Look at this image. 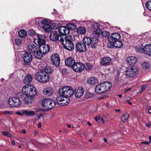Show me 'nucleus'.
I'll list each match as a JSON object with an SVG mask.
<instances>
[{
    "instance_id": "obj_29",
    "label": "nucleus",
    "mask_w": 151,
    "mask_h": 151,
    "mask_svg": "<svg viewBox=\"0 0 151 151\" xmlns=\"http://www.w3.org/2000/svg\"><path fill=\"white\" fill-rule=\"evenodd\" d=\"M26 96L23 100L24 102L26 104L31 103L34 100V97L29 95Z\"/></svg>"
},
{
    "instance_id": "obj_50",
    "label": "nucleus",
    "mask_w": 151,
    "mask_h": 151,
    "mask_svg": "<svg viewBox=\"0 0 151 151\" xmlns=\"http://www.w3.org/2000/svg\"><path fill=\"white\" fill-rule=\"evenodd\" d=\"M2 134L3 136L7 137L9 136V134L8 132H2Z\"/></svg>"
},
{
    "instance_id": "obj_51",
    "label": "nucleus",
    "mask_w": 151,
    "mask_h": 151,
    "mask_svg": "<svg viewBox=\"0 0 151 151\" xmlns=\"http://www.w3.org/2000/svg\"><path fill=\"white\" fill-rule=\"evenodd\" d=\"M135 49L138 52H140L141 51V48L139 46L136 47L135 48Z\"/></svg>"
},
{
    "instance_id": "obj_64",
    "label": "nucleus",
    "mask_w": 151,
    "mask_h": 151,
    "mask_svg": "<svg viewBox=\"0 0 151 151\" xmlns=\"http://www.w3.org/2000/svg\"><path fill=\"white\" fill-rule=\"evenodd\" d=\"M115 111L116 112L118 113H120L121 112V111L119 109H116V110H115Z\"/></svg>"
},
{
    "instance_id": "obj_19",
    "label": "nucleus",
    "mask_w": 151,
    "mask_h": 151,
    "mask_svg": "<svg viewBox=\"0 0 151 151\" xmlns=\"http://www.w3.org/2000/svg\"><path fill=\"white\" fill-rule=\"evenodd\" d=\"M142 50L147 55L151 56V44H147L142 48Z\"/></svg>"
},
{
    "instance_id": "obj_59",
    "label": "nucleus",
    "mask_w": 151,
    "mask_h": 151,
    "mask_svg": "<svg viewBox=\"0 0 151 151\" xmlns=\"http://www.w3.org/2000/svg\"><path fill=\"white\" fill-rule=\"evenodd\" d=\"M99 121H101L102 123H104L105 121L104 119L103 118L101 117L100 118V119Z\"/></svg>"
},
{
    "instance_id": "obj_61",
    "label": "nucleus",
    "mask_w": 151,
    "mask_h": 151,
    "mask_svg": "<svg viewBox=\"0 0 151 151\" xmlns=\"http://www.w3.org/2000/svg\"><path fill=\"white\" fill-rule=\"evenodd\" d=\"M100 117H97L95 118V120L96 122H97L98 120H100Z\"/></svg>"
},
{
    "instance_id": "obj_47",
    "label": "nucleus",
    "mask_w": 151,
    "mask_h": 151,
    "mask_svg": "<svg viewBox=\"0 0 151 151\" xmlns=\"http://www.w3.org/2000/svg\"><path fill=\"white\" fill-rule=\"evenodd\" d=\"M29 34L31 36H33L36 35V33L32 29H30L29 30Z\"/></svg>"
},
{
    "instance_id": "obj_55",
    "label": "nucleus",
    "mask_w": 151,
    "mask_h": 151,
    "mask_svg": "<svg viewBox=\"0 0 151 151\" xmlns=\"http://www.w3.org/2000/svg\"><path fill=\"white\" fill-rule=\"evenodd\" d=\"M111 43H109L108 44V47L110 48L114 47V45H113V43H112V45Z\"/></svg>"
},
{
    "instance_id": "obj_40",
    "label": "nucleus",
    "mask_w": 151,
    "mask_h": 151,
    "mask_svg": "<svg viewBox=\"0 0 151 151\" xmlns=\"http://www.w3.org/2000/svg\"><path fill=\"white\" fill-rule=\"evenodd\" d=\"M102 36L105 37L106 38H108L109 36V33L108 32L106 31H102L101 35Z\"/></svg>"
},
{
    "instance_id": "obj_15",
    "label": "nucleus",
    "mask_w": 151,
    "mask_h": 151,
    "mask_svg": "<svg viewBox=\"0 0 151 151\" xmlns=\"http://www.w3.org/2000/svg\"><path fill=\"white\" fill-rule=\"evenodd\" d=\"M12 102V104H10V106L18 107L21 104L20 100L18 98L16 97H13L10 98V100ZM11 102L10 101V103Z\"/></svg>"
},
{
    "instance_id": "obj_52",
    "label": "nucleus",
    "mask_w": 151,
    "mask_h": 151,
    "mask_svg": "<svg viewBox=\"0 0 151 151\" xmlns=\"http://www.w3.org/2000/svg\"><path fill=\"white\" fill-rule=\"evenodd\" d=\"M146 86H142L141 88V89H140V90H139V91H140V92H142L144 90L145 88H146Z\"/></svg>"
},
{
    "instance_id": "obj_63",
    "label": "nucleus",
    "mask_w": 151,
    "mask_h": 151,
    "mask_svg": "<svg viewBox=\"0 0 151 151\" xmlns=\"http://www.w3.org/2000/svg\"><path fill=\"white\" fill-rule=\"evenodd\" d=\"M38 132L36 130V131H35V132H34L35 135H37L38 134Z\"/></svg>"
},
{
    "instance_id": "obj_30",
    "label": "nucleus",
    "mask_w": 151,
    "mask_h": 151,
    "mask_svg": "<svg viewBox=\"0 0 151 151\" xmlns=\"http://www.w3.org/2000/svg\"><path fill=\"white\" fill-rule=\"evenodd\" d=\"M32 79V77L30 75H27L24 79L23 82L25 84H28L30 83Z\"/></svg>"
},
{
    "instance_id": "obj_3",
    "label": "nucleus",
    "mask_w": 151,
    "mask_h": 151,
    "mask_svg": "<svg viewBox=\"0 0 151 151\" xmlns=\"http://www.w3.org/2000/svg\"><path fill=\"white\" fill-rule=\"evenodd\" d=\"M111 87V83L105 82L97 85L95 88V91L97 93H102L108 91Z\"/></svg>"
},
{
    "instance_id": "obj_16",
    "label": "nucleus",
    "mask_w": 151,
    "mask_h": 151,
    "mask_svg": "<svg viewBox=\"0 0 151 151\" xmlns=\"http://www.w3.org/2000/svg\"><path fill=\"white\" fill-rule=\"evenodd\" d=\"M15 113L17 115L20 116L25 115L28 116H33L35 114L34 111H28V110L17 111H16Z\"/></svg>"
},
{
    "instance_id": "obj_44",
    "label": "nucleus",
    "mask_w": 151,
    "mask_h": 151,
    "mask_svg": "<svg viewBox=\"0 0 151 151\" xmlns=\"http://www.w3.org/2000/svg\"><path fill=\"white\" fill-rule=\"evenodd\" d=\"M147 8L149 10L151 11V1H149L146 4Z\"/></svg>"
},
{
    "instance_id": "obj_4",
    "label": "nucleus",
    "mask_w": 151,
    "mask_h": 151,
    "mask_svg": "<svg viewBox=\"0 0 151 151\" xmlns=\"http://www.w3.org/2000/svg\"><path fill=\"white\" fill-rule=\"evenodd\" d=\"M83 42L88 46L90 45L91 47L95 48H96L98 42V38L93 36L91 37H84Z\"/></svg>"
},
{
    "instance_id": "obj_2",
    "label": "nucleus",
    "mask_w": 151,
    "mask_h": 151,
    "mask_svg": "<svg viewBox=\"0 0 151 151\" xmlns=\"http://www.w3.org/2000/svg\"><path fill=\"white\" fill-rule=\"evenodd\" d=\"M73 37L70 35H63L61 36L60 39L63 47L69 51L73 50L74 48V45L72 41Z\"/></svg>"
},
{
    "instance_id": "obj_5",
    "label": "nucleus",
    "mask_w": 151,
    "mask_h": 151,
    "mask_svg": "<svg viewBox=\"0 0 151 151\" xmlns=\"http://www.w3.org/2000/svg\"><path fill=\"white\" fill-rule=\"evenodd\" d=\"M49 76L44 71H41L36 73L35 78L38 81L44 83L47 82L49 80Z\"/></svg>"
},
{
    "instance_id": "obj_62",
    "label": "nucleus",
    "mask_w": 151,
    "mask_h": 151,
    "mask_svg": "<svg viewBox=\"0 0 151 151\" xmlns=\"http://www.w3.org/2000/svg\"><path fill=\"white\" fill-rule=\"evenodd\" d=\"M12 145L13 146H15L16 145V143L15 141H12Z\"/></svg>"
},
{
    "instance_id": "obj_42",
    "label": "nucleus",
    "mask_w": 151,
    "mask_h": 151,
    "mask_svg": "<svg viewBox=\"0 0 151 151\" xmlns=\"http://www.w3.org/2000/svg\"><path fill=\"white\" fill-rule=\"evenodd\" d=\"M87 70H91L93 66L90 63H86V66H85Z\"/></svg>"
},
{
    "instance_id": "obj_9",
    "label": "nucleus",
    "mask_w": 151,
    "mask_h": 151,
    "mask_svg": "<svg viewBox=\"0 0 151 151\" xmlns=\"http://www.w3.org/2000/svg\"><path fill=\"white\" fill-rule=\"evenodd\" d=\"M37 38L34 39V42L40 46L44 44L45 42L46 36L45 35L37 34Z\"/></svg>"
},
{
    "instance_id": "obj_23",
    "label": "nucleus",
    "mask_w": 151,
    "mask_h": 151,
    "mask_svg": "<svg viewBox=\"0 0 151 151\" xmlns=\"http://www.w3.org/2000/svg\"><path fill=\"white\" fill-rule=\"evenodd\" d=\"M126 61L128 65H133L137 62V59L135 57L131 56L127 58Z\"/></svg>"
},
{
    "instance_id": "obj_33",
    "label": "nucleus",
    "mask_w": 151,
    "mask_h": 151,
    "mask_svg": "<svg viewBox=\"0 0 151 151\" xmlns=\"http://www.w3.org/2000/svg\"><path fill=\"white\" fill-rule=\"evenodd\" d=\"M33 55L36 58L40 59L43 57V55L44 54L41 52L40 50H39V51H38L37 49V52H35V53H34Z\"/></svg>"
},
{
    "instance_id": "obj_20",
    "label": "nucleus",
    "mask_w": 151,
    "mask_h": 151,
    "mask_svg": "<svg viewBox=\"0 0 151 151\" xmlns=\"http://www.w3.org/2000/svg\"><path fill=\"white\" fill-rule=\"evenodd\" d=\"M63 35H60L59 36V34L57 32H52L50 34V39L53 41H55L58 40L60 42V37Z\"/></svg>"
},
{
    "instance_id": "obj_22",
    "label": "nucleus",
    "mask_w": 151,
    "mask_h": 151,
    "mask_svg": "<svg viewBox=\"0 0 151 151\" xmlns=\"http://www.w3.org/2000/svg\"><path fill=\"white\" fill-rule=\"evenodd\" d=\"M111 58L109 57H105L102 58L100 62V64L102 65L107 66L111 63Z\"/></svg>"
},
{
    "instance_id": "obj_53",
    "label": "nucleus",
    "mask_w": 151,
    "mask_h": 151,
    "mask_svg": "<svg viewBox=\"0 0 151 151\" xmlns=\"http://www.w3.org/2000/svg\"><path fill=\"white\" fill-rule=\"evenodd\" d=\"M46 65H47L46 64L44 65L43 64H40L39 65L38 67L41 70V68L43 67V66H45Z\"/></svg>"
},
{
    "instance_id": "obj_14",
    "label": "nucleus",
    "mask_w": 151,
    "mask_h": 151,
    "mask_svg": "<svg viewBox=\"0 0 151 151\" xmlns=\"http://www.w3.org/2000/svg\"><path fill=\"white\" fill-rule=\"evenodd\" d=\"M54 92V89L50 87L44 88L42 91L44 95L48 96H52L53 95Z\"/></svg>"
},
{
    "instance_id": "obj_11",
    "label": "nucleus",
    "mask_w": 151,
    "mask_h": 151,
    "mask_svg": "<svg viewBox=\"0 0 151 151\" xmlns=\"http://www.w3.org/2000/svg\"><path fill=\"white\" fill-rule=\"evenodd\" d=\"M85 67V66L83 63L78 62L75 63L72 68L75 72L80 73L84 70Z\"/></svg>"
},
{
    "instance_id": "obj_25",
    "label": "nucleus",
    "mask_w": 151,
    "mask_h": 151,
    "mask_svg": "<svg viewBox=\"0 0 151 151\" xmlns=\"http://www.w3.org/2000/svg\"><path fill=\"white\" fill-rule=\"evenodd\" d=\"M27 49L30 54L33 55L34 53H35V52H37L38 47L33 44H29L27 47Z\"/></svg>"
},
{
    "instance_id": "obj_32",
    "label": "nucleus",
    "mask_w": 151,
    "mask_h": 151,
    "mask_svg": "<svg viewBox=\"0 0 151 151\" xmlns=\"http://www.w3.org/2000/svg\"><path fill=\"white\" fill-rule=\"evenodd\" d=\"M87 82L88 83L93 85L98 82V80L96 77H91L88 79Z\"/></svg>"
},
{
    "instance_id": "obj_48",
    "label": "nucleus",
    "mask_w": 151,
    "mask_h": 151,
    "mask_svg": "<svg viewBox=\"0 0 151 151\" xmlns=\"http://www.w3.org/2000/svg\"><path fill=\"white\" fill-rule=\"evenodd\" d=\"M38 143V142L36 141H34V142H32L30 144V146H29L30 148H33V147H35L36 145V144Z\"/></svg>"
},
{
    "instance_id": "obj_46",
    "label": "nucleus",
    "mask_w": 151,
    "mask_h": 151,
    "mask_svg": "<svg viewBox=\"0 0 151 151\" xmlns=\"http://www.w3.org/2000/svg\"><path fill=\"white\" fill-rule=\"evenodd\" d=\"M92 27L95 29H97L100 27V25L97 23L94 22L92 25Z\"/></svg>"
},
{
    "instance_id": "obj_49",
    "label": "nucleus",
    "mask_w": 151,
    "mask_h": 151,
    "mask_svg": "<svg viewBox=\"0 0 151 151\" xmlns=\"http://www.w3.org/2000/svg\"><path fill=\"white\" fill-rule=\"evenodd\" d=\"M64 99L65 100H64L63 101H65V102H64L63 103L65 105H67V104H68L69 103L70 100L68 98H65Z\"/></svg>"
},
{
    "instance_id": "obj_41",
    "label": "nucleus",
    "mask_w": 151,
    "mask_h": 151,
    "mask_svg": "<svg viewBox=\"0 0 151 151\" xmlns=\"http://www.w3.org/2000/svg\"><path fill=\"white\" fill-rule=\"evenodd\" d=\"M14 42L16 45L20 46L22 43V40L20 39L17 38L15 40Z\"/></svg>"
},
{
    "instance_id": "obj_35",
    "label": "nucleus",
    "mask_w": 151,
    "mask_h": 151,
    "mask_svg": "<svg viewBox=\"0 0 151 151\" xmlns=\"http://www.w3.org/2000/svg\"><path fill=\"white\" fill-rule=\"evenodd\" d=\"M114 46L116 48H119L121 47L123 45V43L120 40H118L113 42Z\"/></svg>"
},
{
    "instance_id": "obj_12",
    "label": "nucleus",
    "mask_w": 151,
    "mask_h": 151,
    "mask_svg": "<svg viewBox=\"0 0 151 151\" xmlns=\"http://www.w3.org/2000/svg\"><path fill=\"white\" fill-rule=\"evenodd\" d=\"M23 60L24 61L23 64L26 65L30 62L32 60L33 57L32 55L28 52H26L22 56Z\"/></svg>"
},
{
    "instance_id": "obj_36",
    "label": "nucleus",
    "mask_w": 151,
    "mask_h": 151,
    "mask_svg": "<svg viewBox=\"0 0 151 151\" xmlns=\"http://www.w3.org/2000/svg\"><path fill=\"white\" fill-rule=\"evenodd\" d=\"M150 66V64L149 62L146 61L143 62L142 64V68L145 69H148Z\"/></svg>"
},
{
    "instance_id": "obj_28",
    "label": "nucleus",
    "mask_w": 151,
    "mask_h": 151,
    "mask_svg": "<svg viewBox=\"0 0 151 151\" xmlns=\"http://www.w3.org/2000/svg\"><path fill=\"white\" fill-rule=\"evenodd\" d=\"M30 85L27 84L24 86L22 89V91L23 93L26 95H29V93Z\"/></svg>"
},
{
    "instance_id": "obj_31",
    "label": "nucleus",
    "mask_w": 151,
    "mask_h": 151,
    "mask_svg": "<svg viewBox=\"0 0 151 151\" xmlns=\"http://www.w3.org/2000/svg\"><path fill=\"white\" fill-rule=\"evenodd\" d=\"M41 70H42V71H44V72L47 74L51 73L52 71V70L51 69V68L49 66L47 65H46L45 66H43V67L41 68Z\"/></svg>"
},
{
    "instance_id": "obj_13",
    "label": "nucleus",
    "mask_w": 151,
    "mask_h": 151,
    "mask_svg": "<svg viewBox=\"0 0 151 151\" xmlns=\"http://www.w3.org/2000/svg\"><path fill=\"white\" fill-rule=\"evenodd\" d=\"M51 60L53 64L56 66H59L60 64L59 55L57 54H54L51 57Z\"/></svg>"
},
{
    "instance_id": "obj_39",
    "label": "nucleus",
    "mask_w": 151,
    "mask_h": 151,
    "mask_svg": "<svg viewBox=\"0 0 151 151\" xmlns=\"http://www.w3.org/2000/svg\"><path fill=\"white\" fill-rule=\"evenodd\" d=\"M67 28L69 29L73 30L75 29L76 27V25L75 24L72 23H70L68 24H67Z\"/></svg>"
},
{
    "instance_id": "obj_43",
    "label": "nucleus",
    "mask_w": 151,
    "mask_h": 151,
    "mask_svg": "<svg viewBox=\"0 0 151 151\" xmlns=\"http://www.w3.org/2000/svg\"><path fill=\"white\" fill-rule=\"evenodd\" d=\"M101 32L102 30L98 28L94 32V33L96 35L99 36L101 35Z\"/></svg>"
},
{
    "instance_id": "obj_8",
    "label": "nucleus",
    "mask_w": 151,
    "mask_h": 151,
    "mask_svg": "<svg viewBox=\"0 0 151 151\" xmlns=\"http://www.w3.org/2000/svg\"><path fill=\"white\" fill-rule=\"evenodd\" d=\"M138 69L137 67L132 66L126 68L125 71V76L128 78H132L137 75Z\"/></svg>"
},
{
    "instance_id": "obj_34",
    "label": "nucleus",
    "mask_w": 151,
    "mask_h": 151,
    "mask_svg": "<svg viewBox=\"0 0 151 151\" xmlns=\"http://www.w3.org/2000/svg\"><path fill=\"white\" fill-rule=\"evenodd\" d=\"M18 34L19 37H25L27 35V32L24 29H21L19 31Z\"/></svg>"
},
{
    "instance_id": "obj_45",
    "label": "nucleus",
    "mask_w": 151,
    "mask_h": 151,
    "mask_svg": "<svg viewBox=\"0 0 151 151\" xmlns=\"http://www.w3.org/2000/svg\"><path fill=\"white\" fill-rule=\"evenodd\" d=\"M93 95V93H87L85 95V98L87 99H89L91 98Z\"/></svg>"
},
{
    "instance_id": "obj_27",
    "label": "nucleus",
    "mask_w": 151,
    "mask_h": 151,
    "mask_svg": "<svg viewBox=\"0 0 151 151\" xmlns=\"http://www.w3.org/2000/svg\"><path fill=\"white\" fill-rule=\"evenodd\" d=\"M29 89V95L34 97L37 93V90L35 87L31 85H30Z\"/></svg>"
},
{
    "instance_id": "obj_26",
    "label": "nucleus",
    "mask_w": 151,
    "mask_h": 151,
    "mask_svg": "<svg viewBox=\"0 0 151 151\" xmlns=\"http://www.w3.org/2000/svg\"><path fill=\"white\" fill-rule=\"evenodd\" d=\"M84 91L83 88L80 87L75 90V96L77 98L81 97L83 95Z\"/></svg>"
},
{
    "instance_id": "obj_56",
    "label": "nucleus",
    "mask_w": 151,
    "mask_h": 151,
    "mask_svg": "<svg viewBox=\"0 0 151 151\" xmlns=\"http://www.w3.org/2000/svg\"><path fill=\"white\" fill-rule=\"evenodd\" d=\"M43 115V114H40L39 115H37V116L38 118H41L42 116Z\"/></svg>"
},
{
    "instance_id": "obj_18",
    "label": "nucleus",
    "mask_w": 151,
    "mask_h": 151,
    "mask_svg": "<svg viewBox=\"0 0 151 151\" xmlns=\"http://www.w3.org/2000/svg\"><path fill=\"white\" fill-rule=\"evenodd\" d=\"M76 63L74 58L72 57L68 58L65 60V64L70 67L73 68Z\"/></svg>"
},
{
    "instance_id": "obj_58",
    "label": "nucleus",
    "mask_w": 151,
    "mask_h": 151,
    "mask_svg": "<svg viewBox=\"0 0 151 151\" xmlns=\"http://www.w3.org/2000/svg\"><path fill=\"white\" fill-rule=\"evenodd\" d=\"M146 126L148 127H151V123H149L146 124Z\"/></svg>"
},
{
    "instance_id": "obj_57",
    "label": "nucleus",
    "mask_w": 151,
    "mask_h": 151,
    "mask_svg": "<svg viewBox=\"0 0 151 151\" xmlns=\"http://www.w3.org/2000/svg\"><path fill=\"white\" fill-rule=\"evenodd\" d=\"M141 143V144H144L145 145H148L149 144V142H142Z\"/></svg>"
},
{
    "instance_id": "obj_1",
    "label": "nucleus",
    "mask_w": 151,
    "mask_h": 151,
    "mask_svg": "<svg viewBox=\"0 0 151 151\" xmlns=\"http://www.w3.org/2000/svg\"><path fill=\"white\" fill-rule=\"evenodd\" d=\"M74 91L73 88L68 86H64L59 89L58 92V96L56 98L57 103L65 100V98H69L73 94Z\"/></svg>"
},
{
    "instance_id": "obj_6",
    "label": "nucleus",
    "mask_w": 151,
    "mask_h": 151,
    "mask_svg": "<svg viewBox=\"0 0 151 151\" xmlns=\"http://www.w3.org/2000/svg\"><path fill=\"white\" fill-rule=\"evenodd\" d=\"M40 22L41 24H44L43 28L47 32H50L52 29H55L56 24L55 23H51L50 21L46 19H41Z\"/></svg>"
},
{
    "instance_id": "obj_21",
    "label": "nucleus",
    "mask_w": 151,
    "mask_h": 151,
    "mask_svg": "<svg viewBox=\"0 0 151 151\" xmlns=\"http://www.w3.org/2000/svg\"><path fill=\"white\" fill-rule=\"evenodd\" d=\"M39 50H40L41 52L45 55L49 52L50 50V45L48 44H44L40 46Z\"/></svg>"
},
{
    "instance_id": "obj_24",
    "label": "nucleus",
    "mask_w": 151,
    "mask_h": 151,
    "mask_svg": "<svg viewBox=\"0 0 151 151\" xmlns=\"http://www.w3.org/2000/svg\"><path fill=\"white\" fill-rule=\"evenodd\" d=\"M59 32L60 33V35L68 34L70 32V30L68 28L64 26H61L58 28Z\"/></svg>"
},
{
    "instance_id": "obj_37",
    "label": "nucleus",
    "mask_w": 151,
    "mask_h": 151,
    "mask_svg": "<svg viewBox=\"0 0 151 151\" xmlns=\"http://www.w3.org/2000/svg\"><path fill=\"white\" fill-rule=\"evenodd\" d=\"M77 31L78 33L83 34L85 33L86 30L84 27H80L77 29Z\"/></svg>"
},
{
    "instance_id": "obj_10",
    "label": "nucleus",
    "mask_w": 151,
    "mask_h": 151,
    "mask_svg": "<svg viewBox=\"0 0 151 151\" xmlns=\"http://www.w3.org/2000/svg\"><path fill=\"white\" fill-rule=\"evenodd\" d=\"M86 44L84 42H78L76 43L75 49L77 52H83L87 50Z\"/></svg>"
},
{
    "instance_id": "obj_17",
    "label": "nucleus",
    "mask_w": 151,
    "mask_h": 151,
    "mask_svg": "<svg viewBox=\"0 0 151 151\" xmlns=\"http://www.w3.org/2000/svg\"><path fill=\"white\" fill-rule=\"evenodd\" d=\"M120 35L118 33H112L108 40L110 43H113L114 42L119 40L120 38Z\"/></svg>"
},
{
    "instance_id": "obj_38",
    "label": "nucleus",
    "mask_w": 151,
    "mask_h": 151,
    "mask_svg": "<svg viewBox=\"0 0 151 151\" xmlns=\"http://www.w3.org/2000/svg\"><path fill=\"white\" fill-rule=\"evenodd\" d=\"M129 115L128 113H125L124 114L121 118V120L123 122H125L128 118L129 117Z\"/></svg>"
},
{
    "instance_id": "obj_7",
    "label": "nucleus",
    "mask_w": 151,
    "mask_h": 151,
    "mask_svg": "<svg viewBox=\"0 0 151 151\" xmlns=\"http://www.w3.org/2000/svg\"><path fill=\"white\" fill-rule=\"evenodd\" d=\"M42 105L46 110L48 111L53 108L56 105V103L51 99H45L41 102Z\"/></svg>"
},
{
    "instance_id": "obj_54",
    "label": "nucleus",
    "mask_w": 151,
    "mask_h": 151,
    "mask_svg": "<svg viewBox=\"0 0 151 151\" xmlns=\"http://www.w3.org/2000/svg\"><path fill=\"white\" fill-rule=\"evenodd\" d=\"M131 88L130 87H129L128 88H126L124 89V92L126 93L128 91L131 90Z\"/></svg>"
},
{
    "instance_id": "obj_60",
    "label": "nucleus",
    "mask_w": 151,
    "mask_h": 151,
    "mask_svg": "<svg viewBox=\"0 0 151 151\" xmlns=\"http://www.w3.org/2000/svg\"><path fill=\"white\" fill-rule=\"evenodd\" d=\"M148 112L149 113L151 114V107H150L147 109Z\"/></svg>"
}]
</instances>
